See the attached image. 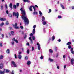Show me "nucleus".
I'll use <instances>...</instances> for the list:
<instances>
[{"mask_svg":"<svg viewBox=\"0 0 74 74\" xmlns=\"http://www.w3.org/2000/svg\"><path fill=\"white\" fill-rule=\"evenodd\" d=\"M21 11L22 14L23 15L22 16V18L24 21L25 23H29V20L27 18V16L26 15V13L25 12V10L24 9V8H21L20 9Z\"/></svg>","mask_w":74,"mask_h":74,"instance_id":"nucleus-1","label":"nucleus"},{"mask_svg":"<svg viewBox=\"0 0 74 74\" xmlns=\"http://www.w3.org/2000/svg\"><path fill=\"white\" fill-rule=\"evenodd\" d=\"M32 7L33 8L34 10V15H37L38 13L36 11V7L34 6H32Z\"/></svg>","mask_w":74,"mask_h":74,"instance_id":"nucleus-2","label":"nucleus"},{"mask_svg":"<svg viewBox=\"0 0 74 74\" xmlns=\"http://www.w3.org/2000/svg\"><path fill=\"white\" fill-rule=\"evenodd\" d=\"M18 26V24L17 23H15V25H13V26L14 28V29H19L20 28L19 27L17 26Z\"/></svg>","mask_w":74,"mask_h":74,"instance_id":"nucleus-3","label":"nucleus"},{"mask_svg":"<svg viewBox=\"0 0 74 74\" xmlns=\"http://www.w3.org/2000/svg\"><path fill=\"white\" fill-rule=\"evenodd\" d=\"M13 15L15 16H17V18H18V16H19V13L18 12L16 13L15 12H13Z\"/></svg>","mask_w":74,"mask_h":74,"instance_id":"nucleus-4","label":"nucleus"},{"mask_svg":"<svg viewBox=\"0 0 74 74\" xmlns=\"http://www.w3.org/2000/svg\"><path fill=\"white\" fill-rule=\"evenodd\" d=\"M36 27V25H34L33 26V28H34L32 31V33L34 34H35V32H36V29H35V28Z\"/></svg>","mask_w":74,"mask_h":74,"instance_id":"nucleus-5","label":"nucleus"},{"mask_svg":"<svg viewBox=\"0 0 74 74\" xmlns=\"http://www.w3.org/2000/svg\"><path fill=\"white\" fill-rule=\"evenodd\" d=\"M11 63H12V64H13L15 67H17V65H16V64H15V62L14 61H12L11 62Z\"/></svg>","mask_w":74,"mask_h":74,"instance_id":"nucleus-6","label":"nucleus"},{"mask_svg":"<svg viewBox=\"0 0 74 74\" xmlns=\"http://www.w3.org/2000/svg\"><path fill=\"white\" fill-rule=\"evenodd\" d=\"M37 45H38V50H40L41 49V47H40V45L38 42L37 43Z\"/></svg>","mask_w":74,"mask_h":74,"instance_id":"nucleus-7","label":"nucleus"},{"mask_svg":"<svg viewBox=\"0 0 74 74\" xmlns=\"http://www.w3.org/2000/svg\"><path fill=\"white\" fill-rule=\"evenodd\" d=\"M0 21H6V18H3L1 17L0 18Z\"/></svg>","mask_w":74,"mask_h":74,"instance_id":"nucleus-8","label":"nucleus"},{"mask_svg":"<svg viewBox=\"0 0 74 74\" xmlns=\"http://www.w3.org/2000/svg\"><path fill=\"white\" fill-rule=\"evenodd\" d=\"M74 60L73 58H72L71 59V64H72V65H73V64H74Z\"/></svg>","mask_w":74,"mask_h":74,"instance_id":"nucleus-9","label":"nucleus"},{"mask_svg":"<svg viewBox=\"0 0 74 74\" xmlns=\"http://www.w3.org/2000/svg\"><path fill=\"white\" fill-rule=\"evenodd\" d=\"M5 73V71H4H4H2L1 70L0 71V74H4Z\"/></svg>","mask_w":74,"mask_h":74,"instance_id":"nucleus-10","label":"nucleus"},{"mask_svg":"<svg viewBox=\"0 0 74 74\" xmlns=\"http://www.w3.org/2000/svg\"><path fill=\"white\" fill-rule=\"evenodd\" d=\"M0 68L1 69L3 68V64L2 63H1L0 64Z\"/></svg>","mask_w":74,"mask_h":74,"instance_id":"nucleus-11","label":"nucleus"},{"mask_svg":"<svg viewBox=\"0 0 74 74\" xmlns=\"http://www.w3.org/2000/svg\"><path fill=\"white\" fill-rule=\"evenodd\" d=\"M13 41H15V42H16V43H18V40H16L15 38H13L12 39Z\"/></svg>","mask_w":74,"mask_h":74,"instance_id":"nucleus-12","label":"nucleus"},{"mask_svg":"<svg viewBox=\"0 0 74 74\" xmlns=\"http://www.w3.org/2000/svg\"><path fill=\"white\" fill-rule=\"evenodd\" d=\"M45 21V17L44 16H42V22Z\"/></svg>","mask_w":74,"mask_h":74,"instance_id":"nucleus-13","label":"nucleus"},{"mask_svg":"<svg viewBox=\"0 0 74 74\" xmlns=\"http://www.w3.org/2000/svg\"><path fill=\"white\" fill-rule=\"evenodd\" d=\"M18 58L19 59H21V58H22V56L21 55H19L18 56Z\"/></svg>","mask_w":74,"mask_h":74,"instance_id":"nucleus-14","label":"nucleus"},{"mask_svg":"<svg viewBox=\"0 0 74 74\" xmlns=\"http://www.w3.org/2000/svg\"><path fill=\"white\" fill-rule=\"evenodd\" d=\"M12 4L10 3L9 5V7H10L11 10H12Z\"/></svg>","mask_w":74,"mask_h":74,"instance_id":"nucleus-15","label":"nucleus"},{"mask_svg":"<svg viewBox=\"0 0 74 74\" xmlns=\"http://www.w3.org/2000/svg\"><path fill=\"white\" fill-rule=\"evenodd\" d=\"M71 52L72 53H73V54H74V51H73V48H71Z\"/></svg>","mask_w":74,"mask_h":74,"instance_id":"nucleus-16","label":"nucleus"},{"mask_svg":"<svg viewBox=\"0 0 74 74\" xmlns=\"http://www.w3.org/2000/svg\"><path fill=\"white\" fill-rule=\"evenodd\" d=\"M24 2H27V3H30V1L28 0H23Z\"/></svg>","mask_w":74,"mask_h":74,"instance_id":"nucleus-17","label":"nucleus"},{"mask_svg":"<svg viewBox=\"0 0 74 74\" xmlns=\"http://www.w3.org/2000/svg\"><path fill=\"white\" fill-rule=\"evenodd\" d=\"M4 71H5L6 73H8V72H9L10 71V70H9L8 69H4Z\"/></svg>","mask_w":74,"mask_h":74,"instance_id":"nucleus-18","label":"nucleus"},{"mask_svg":"<svg viewBox=\"0 0 74 74\" xmlns=\"http://www.w3.org/2000/svg\"><path fill=\"white\" fill-rule=\"evenodd\" d=\"M31 63V62H30V61H28L27 62V64L29 65H30V64Z\"/></svg>","mask_w":74,"mask_h":74,"instance_id":"nucleus-19","label":"nucleus"},{"mask_svg":"<svg viewBox=\"0 0 74 74\" xmlns=\"http://www.w3.org/2000/svg\"><path fill=\"white\" fill-rule=\"evenodd\" d=\"M55 36H52L51 38L52 39V41H53L55 40Z\"/></svg>","mask_w":74,"mask_h":74,"instance_id":"nucleus-20","label":"nucleus"},{"mask_svg":"<svg viewBox=\"0 0 74 74\" xmlns=\"http://www.w3.org/2000/svg\"><path fill=\"white\" fill-rule=\"evenodd\" d=\"M6 52L7 53H10V49H8L6 51Z\"/></svg>","mask_w":74,"mask_h":74,"instance_id":"nucleus-21","label":"nucleus"},{"mask_svg":"<svg viewBox=\"0 0 74 74\" xmlns=\"http://www.w3.org/2000/svg\"><path fill=\"white\" fill-rule=\"evenodd\" d=\"M42 23L43 25H45L47 24V22H46V21H44Z\"/></svg>","mask_w":74,"mask_h":74,"instance_id":"nucleus-22","label":"nucleus"},{"mask_svg":"<svg viewBox=\"0 0 74 74\" xmlns=\"http://www.w3.org/2000/svg\"><path fill=\"white\" fill-rule=\"evenodd\" d=\"M49 61H50L51 62H53V59H51L50 58L49 59Z\"/></svg>","mask_w":74,"mask_h":74,"instance_id":"nucleus-23","label":"nucleus"},{"mask_svg":"<svg viewBox=\"0 0 74 74\" xmlns=\"http://www.w3.org/2000/svg\"><path fill=\"white\" fill-rule=\"evenodd\" d=\"M4 25V22H2V23L0 25V26H3V25Z\"/></svg>","mask_w":74,"mask_h":74,"instance_id":"nucleus-24","label":"nucleus"},{"mask_svg":"<svg viewBox=\"0 0 74 74\" xmlns=\"http://www.w3.org/2000/svg\"><path fill=\"white\" fill-rule=\"evenodd\" d=\"M49 52L50 53H52V52H53V51L52 50V49H50L49 50Z\"/></svg>","mask_w":74,"mask_h":74,"instance_id":"nucleus-25","label":"nucleus"},{"mask_svg":"<svg viewBox=\"0 0 74 74\" xmlns=\"http://www.w3.org/2000/svg\"><path fill=\"white\" fill-rule=\"evenodd\" d=\"M71 44V42H69L66 44V45H70Z\"/></svg>","mask_w":74,"mask_h":74,"instance_id":"nucleus-26","label":"nucleus"},{"mask_svg":"<svg viewBox=\"0 0 74 74\" xmlns=\"http://www.w3.org/2000/svg\"><path fill=\"white\" fill-rule=\"evenodd\" d=\"M8 16L9 18H11L12 17V14H8Z\"/></svg>","mask_w":74,"mask_h":74,"instance_id":"nucleus-27","label":"nucleus"},{"mask_svg":"<svg viewBox=\"0 0 74 74\" xmlns=\"http://www.w3.org/2000/svg\"><path fill=\"white\" fill-rule=\"evenodd\" d=\"M30 52V50L28 49L27 51V54H29V53Z\"/></svg>","mask_w":74,"mask_h":74,"instance_id":"nucleus-28","label":"nucleus"},{"mask_svg":"<svg viewBox=\"0 0 74 74\" xmlns=\"http://www.w3.org/2000/svg\"><path fill=\"white\" fill-rule=\"evenodd\" d=\"M61 6L62 7V9H64V7L63 5L62 4H61Z\"/></svg>","mask_w":74,"mask_h":74,"instance_id":"nucleus-29","label":"nucleus"},{"mask_svg":"<svg viewBox=\"0 0 74 74\" xmlns=\"http://www.w3.org/2000/svg\"><path fill=\"white\" fill-rule=\"evenodd\" d=\"M39 14L40 15V16H42V12H41V11H39Z\"/></svg>","mask_w":74,"mask_h":74,"instance_id":"nucleus-30","label":"nucleus"},{"mask_svg":"<svg viewBox=\"0 0 74 74\" xmlns=\"http://www.w3.org/2000/svg\"><path fill=\"white\" fill-rule=\"evenodd\" d=\"M11 34H12V35L14 34V32L13 31H11Z\"/></svg>","mask_w":74,"mask_h":74,"instance_id":"nucleus-31","label":"nucleus"},{"mask_svg":"<svg viewBox=\"0 0 74 74\" xmlns=\"http://www.w3.org/2000/svg\"><path fill=\"white\" fill-rule=\"evenodd\" d=\"M13 8L14 9H16V5H13Z\"/></svg>","mask_w":74,"mask_h":74,"instance_id":"nucleus-32","label":"nucleus"},{"mask_svg":"<svg viewBox=\"0 0 74 74\" xmlns=\"http://www.w3.org/2000/svg\"><path fill=\"white\" fill-rule=\"evenodd\" d=\"M3 58V56L1 55L0 56V59H2Z\"/></svg>","mask_w":74,"mask_h":74,"instance_id":"nucleus-33","label":"nucleus"},{"mask_svg":"<svg viewBox=\"0 0 74 74\" xmlns=\"http://www.w3.org/2000/svg\"><path fill=\"white\" fill-rule=\"evenodd\" d=\"M16 5L17 7H19V3H16Z\"/></svg>","mask_w":74,"mask_h":74,"instance_id":"nucleus-34","label":"nucleus"},{"mask_svg":"<svg viewBox=\"0 0 74 74\" xmlns=\"http://www.w3.org/2000/svg\"><path fill=\"white\" fill-rule=\"evenodd\" d=\"M5 24L6 25H8L9 24V23H8V21H6Z\"/></svg>","mask_w":74,"mask_h":74,"instance_id":"nucleus-35","label":"nucleus"},{"mask_svg":"<svg viewBox=\"0 0 74 74\" xmlns=\"http://www.w3.org/2000/svg\"><path fill=\"white\" fill-rule=\"evenodd\" d=\"M1 35L2 37L1 38H4V34H2Z\"/></svg>","mask_w":74,"mask_h":74,"instance_id":"nucleus-36","label":"nucleus"},{"mask_svg":"<svg viewBox=\"0 0 74 74\" xmlns=\"http://www.w3.org/2000/svg\"><path fill=\"white\" fill-rule=\"evenodd\" d=\"M68 48L69 49H71V46L70 45H69L68 46Z\"/></svg>","mask_w":74,"mask_h":74,"instance_id":"nucleus-37","label":"nucleus"},{"mask_svg":"<svg viewBox=\"0 0 74 74\" xmlns=\"http://www.w3.org/2000/svg\"><path fill=\"white\" fill-rule=\"evenodd\" d=\"M14 57L15 59H17V56H16V54H14Z\"/></svg>","mask_w":74,"mask_h":74,"instance_id":"nucleus-38","label":"nucleus"},{"mask_svg":"<svg viewBox=\"0 0 74 74\" xmlns=\"http://www.w3.org/2000/svg\"><path fill=\"white\" fill-rule=\"evenodd\" d=\"M20 27L21 29H23V26H20Z\"/></svg>","mask_w":74,"mask_h":74,"instance_id":"nucleus-39","label":"nucleus"},{"mask_svg":"<svg viewBox=\"0 0 74 74\" xmlns=\"http://www.w3.org/2000/svg\"><path fill=\"white\" fill-rule=\"evenodd\" d=\"M35 38H36L35 37L33 36H32V39L33 40H35Z\"/></svg>","mask_w":74,"mask_h":74,"instance_id":"nucleus-40","label":"nucleus"},{"mask_svg":"<svg viewBox=\"0 0 74 74\" xmlns=\"http://www.w3.org/2000/svg\"><path fill=\"white\" fill-rule=\"evenodd\" d=\"M58 18H59L60 19V18H62V16H58Z\"/></svg>","mask_w":74,"mask_h":74,"instance_id":"nucleus-41","label":"nucleus"},{"mask_svg":"<svg viewBox=\"0 0 74 74\" xmlns=\"http://www.w3.org/2000/svg\"><path fill=\"white\" fill-rule=\"evenodd\" d=\"M25 60H27V59H28V57H27V56H26L25 57Z\"/></svg>","mask_w":74,"mask_h":74,"instance_id":"nucleus-42","label":"nucleus"},{"mask_svg":"<svg viewBox=\"0 0 74 74\" xmlns=\"http://www.w3.org/2000/svg\"><path fill=\"white\" fill-rule=\"evenodd\" d=\"M49 13H50V12H51V11H52V10L51 9H49Z\"/></svg>","mask_w":74,"mask_h":74,"instance_id":"nucleus-43","label":"nucleus"},{"mask_svg":"<svg viewBox=\"0 0 74 74\" xmlns=\"http://www.w3.org/2000/svg\"><path fill=\"white\" fill-rule=\"evenodd\" d=\"M33 33H31L30 34V36H33Z\"/></svg>","mask_w":74,"mask_h":74,"instance_id":"nucleus-44","label":"nucleus"},{"mask_svg":"<svg viewBox=\"0 0 74 74\" xmlns=\"http://www.w3.org/2000/svg\"><path fill=\"white\" fill-rule=\"evenodd\" d=\"M0 47H3V45H2V43H0Z\"/></svg>","mask_w":74,"mask_h":74,"instance_id":"nucleus-45","label":"nucleus"},{"mask_svg":"<svg viewBox=\"0 0 74 74\" xmlns=\"http://www.w3.org/2000/svg\"><path fill=\"white\" fill-rule=\"evenodd\" d=\"M11 43L12 45H14V42H12Z\"/></svg>","mask_w":74,"mask_h":74,"instance_id":"nucleus-46","label":"nucleus"},{"mask_svg":"<svg viewBox=\"0 0 74 74\" xmlns=\"http://www.w3.org/2000/svg\"><path fill=\"white\" fill-rule=\"evenodd\" d=\"M32 51H34V47H32Z\"/></svg>","mask_w":74,"mask_h":74,"instance_id":"nucleus-47","label":"nucleus"},{"mask_svg":"<svg viewBox=\"0 0 74 74\" xmlns=\"http://www.w3.org/2000/svg\"><path fill=\"white\" fill-rule=\"evenodd\" d=\"M29 10L30 11H32V9L31 8H29Z\"/></svg>","mask_w":74,"mask_h":74,"instance_id":"nucleus-48","label":"nucleus"},{"mask_svg":"<svg viewBox=\"0 0 74 74\" xmlns=\"http://www.w3.org/2000/svg\"><path fill=\"white\" fill-rule=\"evenodd\" d=\"M6 12L7 14H8V11L6 10Z\"/></svg>","mask_w":74,"mask_h":74,"instance_id":"nucleus-49","label":"nucleus"},{"mask_svg":"<svg viewBox=\"0 0 74 74\" xmlns=\"http://www.w3.org/2000/svg\"><path fill=\"white\" fill-rule=\"evenodd\" d=\"M21 54H22V52H19L18 53L19 55H21Z\"/></svg>","mask_w":74,"mask_h":74,"instance_id":"nucleus-50","label":"nucleus"},{"mask_svg":"<svg viewBox=\"0 0 74 74\" xmlns=\"http://www.w3.org/2000/svg\"><path fill=\"white\" fill-rule=\"evenodd\" d=\"M1 10H3V5H1Z\"/></svg>","mask_w":74,"mask_h":74,"instance_id":"nucleus-51","label":"nucleus"},{"mask_svg":"<svg viewBox=\"0 0 74 74\" xmlns=\"http://www.w3.org/2000/svg\"><path fill=\"white\" fill-rule=\"evenodd\" d=\"M26 37H27V36H26V34H25V36L24 37V38H26Z\"/></svg>","mask_w":74,"mask_h":74,"instance_id":"nucleus-52","label":"nucleus"},{"mask_svg":"<svg viewBox=\"0 0 74 74\" xmlns=\"http://www.w3.org/2000/svg\"><path fill=\"white\" fill-rule=\"evenodd\" d=\"M5 7L6 8H7V9L8 8L7 7V5L6 4L5 5Z\"/></svg>","mask_w":74,"mask_h":74,"instance_id":"nucleus-53","label":"nucleus"},{"mask_svg":"<svg viewBox=\"0 0 74 74\" xmlns=\"http://www.w3.org/2000/svg\"><path fill=\"white\" fill-rule=\"evenodd\" d=\"M59 56V54H56V58H58V56Z\"/></svg>","mask_w":74,"mask_h":74,"instance_id":"nucleus-54","label":"nucleus"},{"mask_svg":"<svg viewBox=\"0 0 74 74\" xmlns=\"http://www.w3.org/2000/svg\"><path fill=\"white\" fill-rule=\"evenodd\" d=\"M26 45H28V46H29V43H27L26 44Z\"/></svg>","mask_w":74,"mask_h":74,"instance_id":"nucleus-55","label":"nucleus"},{"mask_svg":"<svg viewBox=\"0 0 74 74\" xmlns=\"http://www.w3.org/2000/svg\"><path fill=\"white\" fill-rule=\"evenodd\" d=\"M40 58L41 59H43V57L42 56H41V57H40Z\"/></svg>","mask_w":74,"mask_h":74,"instance_id":"nucleus-56","label":"nucleus"},{"mask_svg":"<svg viewBox=\"0 0 74 74\" xmlns=\"http://www.w3.org/2000/svg\"><path fill=\"white\" fill-rule=\"evenodd\" d=\"M25 31H28L29 30V29H28L27 28H25Z\"/></svg>","mask_w":74,"mask_h":74,"instance_id":"nucleus-57","label":"nucleus"},{"mask_svg":"<svg viewBox=\"0 0 74 74\" xmlns=\"http://www.w3.org/2000/svg\"><path fill=\"white\" fill-rule=\"evenodd\" d=\"M43 31L45 33V29L44 28Z\"/></svg>","mask_w":74,"mask_h":74,"instance_id":"nucleus-58","label":"nucleus"},{"mask_svg":"<svg viewBox=\"0 0 74 74\" xmlns=\"http://www.w3.org/2000/svg\"><path fill=\"white\" fill-rule=\"evenodd\" d=\"M63 58H66V56L64 55L63 56Z\"/></svg>","mask_w":74,"mask_h":74,"instance_id":"nucleus-59","label":"nucleus"},{"mask_svg":"<svg viewBox=\"0 0 74 74\" xmlns=\"http://www.w3.org/2000/svg\"><path fill=\"white\" fill-rule=\"evenodd\" d=\"M72 9H73V10H74V6H73L72 7Z\"/></svg>","mask_w":74,"mask_h":74,"instance_id":"nucleus-60","label":"nucleus"},{"mask_svg":"<svg viewBox=\"0 0 74 74\" xmlns=\"http://www.w3.org/2000/svg\"><path fill=\"white\" fill-rule=\"evenodd\" d=\"M9 29L10 30H12V27H9Z\"/></svg>","mask_w":74,"mask_h":74,"instance_id":"nucleus-61","label":"nucleus"},{"mask_svg":"<svg viewBox=\"0 0 74 74\" xmlns=\"http://www.w3.org/2000/svg\"><path fill=\"white\" fill-rule=\"evenodd\" d=\"M57 68L58 69H59V66H57Z\"/></svg>","mask_w":74,"mask_h":74,"instance_id":"nucleus-62","label":"nucleus"},{"mask_svg":"<svg viewBox=\"0 0 74 74\" xmlns=\"http://www.w3.org/2000/svg\"><path fill=\"white\" fill-rule=\"evenodd\" d=\"M22 50L23 51H23H24V49H23V48H22Z\"/></svg>","mask_w":74,"mask_h":74,"instance_id":"nucleus-63","label":"nucleus"},{"mask_svg":"<svg viewBox=\"0 0 74 74\" xmlns=\"http://www.w3.org/2000/svg\"><path fill=\"white\" fill-rule=\"evenodd\" d=\"M35 7H36V8H38V6L36 5H35Z\"/></svg>","mask_w":74,"mask_h":74,"instance_id":"nucleus-64","label":"nucleus"}]
</instances>
